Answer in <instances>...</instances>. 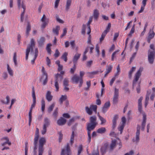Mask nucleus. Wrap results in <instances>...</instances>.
<instances>
[{
	"mask_svg": "<svg viewBox=\"0 0 155 155\" xmlns=\"http://www.w3.org/2000/svg\"><path fill=\"white\" fill-rule=\"evenodd\" d=\"M97 118L96 116H91L89 118L90 123L87 124V131L88 136V141L89 143L91 141V131L93 130L96 127L98 123L97 121Z\"/></svg>",
	"mask_w": 155,
	"mask_h": 155,
	"instance_id": "obj_1",
	"label": "nucleus"
},
{
	"mask_svg": "<svg viewBox=\"0 0 155 155\" xmlns=\"http://www.w3.org/2000/svg\"><path fill=\"white\" fill-rule=\"evenodd\" d=\"M143 99V97H141L138 100V110L140 113L142 114L143 116V121L141 125V130H144L146 122V114L142 110V101Z\"/></svg>",
	"mask_w": 155,
	"mask_h": 155,
	"instance_id": "obj_2",
	"label": "nucleus"
},
{
	"mask_svg": "<svg viewBox=\"0 0 155 155\" xmlns=\"http://www.w3.org/2000/svg\"><path fill=\"white\" fill-rule=\"evenodd\" d=\"M46 142V139L44 137H41L39 139L38 143V155H42L44 151V145L45 144Z\"/></svg>",
	"mask_w": 155,
	"mask_h": 155,
	"instance_id": "obj_3",
	"label": "nucleus"
},
{
	"mask_svg": "<svg viewBox=\"0 0 155 155\" xmlns=\"http://www.w3.org/2000/svg\"><path fill=\"white\" fill-rule=\"evenodd\" d=\"M97 106L95 105L91 104L90 107H86L85 109L87 113L89 115H91L92 114V110L94 111L95 113L97 112Z\"/></svg>",
	"mask_w": 155,
	"mask_h": 155,
	"instance_id": "obj_4",
	"label": "nucleus"
},
{
	"mask_svg": "<svg viewBox=\"0 0 155 155\" xmlns=\"http://www.w3.org/2000/svg\"><path fill=\"white\" fill-rule=\"evenodd\" d=\"M21 0H17L19 8L20 9L21 7L23 9V12L21 13V22H22L23 21V19L24 18V14L26 9V7L23 2H22L21 4Z\"/></svg>",
	"mask_w": 155,
	"mask_h": 155,
	"instance_id": "obj_5",
	"label": "nucleus"
},
{
	"mask_svg": "<svg viewBox=\"0 0 155 155\" xmlns=\"http://www.w3.org/2000/svg\"><path fill=\"white\" fill-rule=\"evenodd\" d=\"M41 21L42 23L41 25V28L42 29H44L48 25L49 22V19L48 18H47L46 17L45 15L44 14L41 18Z\"/></svg>",
	"mask_w": 155,
	"mask_h": 155,
	"instance_id": "obj_6",
	"label": "nucleus"
},
{
	"mask_svg": "<svg viewBox=\"0 0 155 155\" xmlns=\"http://www.w3.org/2000/svg\"><path fill=\"white\" fill-rule=\"evenodd\" d=\"M65 153L67 155H70L71 154V150L68 143L67 144L64 148L62 149L61 155H65Z\"/></svg>",
	"mask_w": 155,
	"mask_h": 155,
	"instance_id": "obj_7",
	"label": "nucleus"
},
{
	"mask_svg": "<svg viewBox=\"0 0 155 155\" xmlns=\"http://www.w3.org/2000/svg\"><path fill=\"white\" fill-rule=\"evenodd\" d=\"M117 140H118L119 141V144L120 146L119 148H120L121 147V143L119 138H117V140H112L111 144H110V150H113L114 148L115 147L117 143Z\"/></svg>",
	"mask_w": 155,
	"mask_h": 155,
	"instance_id": "obj_8",
	"label": "nucleus"
},
{
	"mask_svg": "<svg viewBox=\"0 0 155 155\" xmlns=\"http://www.w3.org/2000/svg\"><path fill=\"white\" fill-rule=\"evenodd\" d=\"M155 52L151 51L148 53V61L150 64H153L154 61Z\"/></svg>",
	"mask_w": 155,
	"mask_h": 155,
	"instance_id": "obj_9",
	"label": "nucleus"
},
{
	"mask_svg": "<svg viewBox=\"0 0 155 155\" xmlns=\"http://www.w3.org/2000/svg\"><path fill=\"white\" fill-rule=\"evenodd\" d=\"M119 90L116 88H115L114 97L113 98V102L114 104H116L118 102V98Z\"/></svg>",
	"mask_w": 155,
	"mask_h": 155,
	"instance_id": "obj_10",
	"label": "nucleus"
},
{
	"mask_svg": "<svg viewBox=\"0 0 155 155\" xmlns=\"http://www.w3.org/2000/svg\"><path fill=\"white\" fill-rule=\"evenodd\" d=\"M59 76L61 77V79H62L63 78V77L61 76V75L58 74H57L55 75V84L54 86L56 89V91H58L59 90V84L58 83V77Z\"/></svg>",
	"mask_w": 155,
	"mask_h": 155,
	"instance_id": "obj_11",
	"label": "nucleus"
},
{
	"mask_svg": "<svg viewBox=\"0 0 155 155\" xmlns=\"http://www.w3.org/2000/svg\"><path fill=\"white\" fill-rule=\"evenodd\" d=\"M109 147V144L107 143H104L101 149V151L102 155H104L106 152Z\"/></svg>",
	"mask_w": 155,
	"mask_h": 155,
	"instance_id": "obj_12",
	"label": "nucleus"
},
{
	"mask_svg": "<svg viewBox=\"0 0 155 155\" xmlns=\"http://www.w3.org/2000/svg\"><path fill=\"white\" fill-rule=\"evenodd\" d=\"M155 33L153 29H150L148 33V37L147 41L148 43H150L151 40L152 39L154 36Z\"/></svg>",
	"mask_w": 155,
	"mask_h": 155,
	"instance_id": "obj_13",
	"label": "nucleus"
},
{
	"mask_svg": "<svg viewBox=\"0 0 155 155\" xmlns=\"http://www.w3.org/2000/svg\"><path fill=\"white\" fill-rule=\"evenodd\" d=\"M35 40L34 38H31V39L30 44L28 46L27 49H29L31 50V51H33V48L35 45Z\"/></svg>",
	"mask_w": 155,
	"mask_h": 155,
	"instance_id": "obj_14",
	"label": "nucleus"
},
{
	"mask_svg": "<svg viewBox=\"0 0 155 155\" xmlns=\"http://www.w3.org/2000/svg\"><path fill=\"white\" fill-rule=\"evenodd\" d=\"M93 18V16H90L89 18V20L88 21L87 25L88 27V31L87 32V34H89L91 33V26L90 24L92 21V19Z\"/></svg>",
	"mask_w": 155,
	"mask_h": 155,
	"instance_id": "obj_15",
	"label": "nucleus"
},
{
	"mask_svg": "<svg viewBox=\"0 0 155 155\" xmlns=\"http://www.w3.org/2000/svg\"><path fill=\"white\" fill-rule=\"evenodd\" d=\"M1 140H6V141L1 143V145L2 146H4L6 144H8L9 146L11 145V143L9 141V140L8 137H4L2 138L1 139Z\"/></svg>",
	"mask_w": 155,
	"mask_h": 155,
	"instance_id": "obj_16",
	"label": "nucleus"
},
{
	"mask_svg": "<svg viewBox=\"0 0 155 155\" xmlns=\"http://www.w3.org/2000/svg\"><path fill=\"white\" fill-rule=\"evenodd\" d=\"M147 0H143L142 2V5L141 6L140 10L139 11L138 13L142 12L145 8V7L146 5V2Z\"/></svg>",
	"mask_w": 155,
	"mask_h": 155,
	"instance_id": "obj_17",
	"label": "nucleus"
},
{
	"mask_svg": "<svg viewBox=\"0 0 155 155\" xmlns=\"http://www.w3.org/2000/svg\"><path fill=\"white\" fill-rule=\"evenodd\" d=\"M46 98L48 101H51L53 98V96L51 95V92L48 91L46 95Z\"/></svg>",
	"mask_w": 155,
	"mask_h": 155,
	"instance_id": "obj_18",
	"label": "nucleus"
},
{
	"mask_svg": "<svg viewBox=\"0 0 155 155\" xmlns=\"http://www.w3.org/2000/svg\"><path fill=\"white\" fill-rule=\"evenodd\" d=\"M66 122V119L61 117L57 121V124L59 125H63Z\"/></svg>",
	"mask_w": 155,
	"mask_h": 155,
	"instance_id": "obj_19",
	"label": "nucleus"
},
{
	"mask_svg": "<svg viewBox=\"0 0 155 155\" xmlns=\"http://www.w3.org/2000/svg\"><path fill=\"white\" fill-rule=\"evenodd\" d=\"M45 41V38L44 37H41L39 40L38 41V47H41L44 45Z\"/></svg>",
	"mask_w": 155,
	"mask_h": 155,
	"instance_id": "obj_20",
	"label": "nucleus"
},
{
	"mask_svg": "<svg viewBox=\"0 0 155 155\" xmlns=\"http://www.w3.org/2000/svg\"><path fill=\"white\" fill-rule=\"evenodd\" d=\"M81 56V54L76 53L74 56L73 59V61L74 64H76L77 63V61L79 58Z\"/></svg>",
	"mask_w": 155,
	"mask_h": 155,
	"instance_id": "obj_21",
	"label": "nucleus"
},
{
	"mask_svg": "<svg viewBox=\"0 0 155 155\" xmlns=\"http://www.w3.org/2000/svg\"><path fill=\"white\" fill-rule=\"evenodd\" d=\"M81 78L80 77L77 76L76 74L74 75L71 78V80L72 81L76 83H78L79 81H80Z\"/></svg>",
	"mask_w": 155,
	"mask_h": 155,
	"instance_id": "obj_22",
	"label": "nucleus"
},
{
	"mask_svg": "<svg viewBox=\"0 0 155 155\" xmlns=\"http://www.w3.org/2000/svg\"><path fill=\"white\" fill-rule=\"evenodd\" d=\"M143 69V67H140L136 73V82L138 80L140 77L141 75V73Z\"/></svg>",
	"mask_w": 155,
	"mask_h": 155,
	"instance_id": "obj_23",
	"label": "nucleus"
},
{
	"mask_svg": "<svg viewBox=\"0 0 155 155\" xmlns=\"http://www.w3.org/2000/svg\"><path fill=\"white\" fill-rule=\"evenodd\" d=\"M99 14L98 11L97 9H95L94 11L93 16H93V17H94V18L95 20H97L98 18Z\"/></svg>",
	"mask_w": 155,
	"mask_h": 155,
	"instance_id": "obj_24",
	"label": "nucleus"
},
{
	"mask_svg": "<svg viewBox=\"0 0 155 155\" xmlns=\"http://www.w3.org/2000/svg\"><path fill=\"white\" fill-rule=\"evenodd\" d=\"M140 126L138 125L137 127V131L136 132V143L138 142L139 140V135L140 134Z\"/></svg>",
	"mask_w": 155,
	"mask_h": 155,
	"instance_id": "obj_25",
	"label": "nucleus"
},
{
	"mask_svg": "<svg viewBox=\"0 0 155 155\" xmlns=\"http://www.w3.org/2000/svg\"><path fill=\"white\" fill-rule=\"evenodd\" d=\"M72 0H67L65 6V10L68 11L71 5Z\"/></svg>",
	"mask_w": 155,
	"mask_h": 155,
	"instance_id": "obj_26",
	"label": "nucleus"
},
{
	"mask_svg": "<svg viewBox=\"0 0 155 155\" xmlns=\"http://www.w3.org/2000/svg\"><path fill=\"white\" fill-rule=\"evenodd\" d=\"M67 98V97L66 95H62L61 97L59 99V102L60 104H63V102L65 101Z\"/></svg>",
	"mask_w": 155,
	"mask_h": 155,
	"instance_id": "obj_27",
	"label": "nucleus"
},
{
	"mask_svg": "<svg viewBox=\"0 0 155 155\" xmlns=\"http://www.w3.org/2000/svg\"><path fill=\"white\" fill-rule=\"evenodd\" d=\"M38 48H35V57L34 58L33 60H32L31 61V63L32 64H34L35 60L36 59L38 56Z\"/></svg>",
	"mask_w": 155,
	"mask_h": 155,
	"instance_id": "obj_28",
	"label": "nucleus"
},
{
	"mask_svg": "<svg viewBox=\"0 0 155 155\" xmlns=\"http://www.w3.org/2000/svg\"><path fill=\"white\" fill-rule=\"evenodd\" d=\"M106 130L105 127H101L98 128L97 130V132L100 134H103L105 133Z\"/></svg>",
	"mask_w": 155,
	"mask_h": 155,
	"instance_id": "obj_29",
	"label": "nucleus"
},
{
	"mask_svg": "<svg viewBox=\"0 0 155 155\" xmlns=\"http://www.w3.org/2000/svg\"><path fill=\"white\" fill-rule=\"evenodd\" d=\"M44 123L43 125L44 126L47 127L50 125V122L48 119L47 117H45L44 119Z\"/></svg>",
	"mask_w": 155,
	"mask_h": 155,
	"instance_id": "obj_30",
	"label": "nucleus"
},
{
	"mask_svg": "<svg viewBox=\"0 0 155 155\" xmlns=\"http://www.w3.org/2000/svg\"><path fill=\"white\" fill-rule=\"evenodd\" d=\"M39 137V130L38 128H36L35 136L34 140H38Z\"/></svg>",
	"mask_w": 155,
	"mask_h": 155,
	"instance_id": "obj_31",
	"label": "nucleus"
},
{
	"mask_svg": "<svg viewBox=\"0 0 155 155\" xmlns=\"http://www.w3.org/2000/svg\"><path fill=\"white\" fill-rule=\"evenodd\" d=\"M41 72L42 73V76L41 78V79H42L45 76V77H48V74L45 70V68L44 66L42 67L41 69Z\"/></svg>",
	"mask_w": 155,
	"mask_h": 155,
	"instance_id": "obj_32",
	"label": "nucleus"
},
{
	"mask_svg": "<svg viewBox=\"0 0 155 155\" xmlns=\"http://www.w3.org/2000/svg\"><path fill=\"white\" fill-rule=\"evenodd\" d=\"M7 70L9 74L11 76H13V70L10 67L8 64H7Z\"/></svg>",
	"mask_w": 155,
	"mask_h": 155,
	"instance_id": "obj_33",
	"label": "nucleus"
},
{
	"mask_svg": "<svg viewBox=\"0 0 155 155\" xmlns=\"http://www.w3.org/2000/svg\"><path fill=\"white\" fill-rule=\"evenodd\" d=\"M60 29V27L59 26H57L55 28H53V31L54 33L55 34L57 35L59 34V31Z\"/></svg>",
	"mask_w": 155,
	"mask_h": 155,
	"instance_id": "obj_34",
	"label": "nucleus"
},
{
	"mask_svg": "<svg viewBox=\"0 0 155 155\" xmlns=\"http://www.w3.org/2000/svg\"><path fill=\"white\" fill-rule=\"evenodd\" d=\"M98 117L99 119L101 121V125H102L106 123V120L105 119H104V118H103L99 114H98Z\"/></svg>",
	"mask_w": 155,
	"mask_h": 155,
	"instance_id": "obj_35",
	"label": "nucleus"
},
{
	"mask_svg": "<svg viewBox=\"0 0 155 155\" xmlns=\"http://www.w3.org/2000/svg\"><path fill=\"white\" fill-rule=\"evenodd\" d=\"M68 55V53L67 52H65L63 54L62 56H61V59L64 60L66 62L67 61V56Z\"/></svg>",
	"mask_w": 155,
	"mask_h": 155,
	"instance_id": "obj_36",
	"label": "nucleus"
},
{
	"mask_svg": "<svg viewBox=\"0 0 155 155\" xmlns=\"http://www.w3.org/2000/svg\"><path fill=\"white\" fill-rule=\"evenodd\" d=\"M41 110L42 112L44 111L45 107V102L44 99L42 98L41 101Z\"/></svg>",
	"mask_w": 155,
	"mask_h": 155,
	"instance_id": "obj_37",
	"label": "nucleus"
},
{
	"mask_svg": "<svg viewBox=\"0 0 155 155\" xmlns=\"http://www.w3.org/2000/svg\"><path fill=\"white\" fill-rule=\"evenodd\" d=\"M135 25L134 24L133 25L129 34L128 35L129 37H131L132 34L134 33L135 31Z\"/></svg>",
	"mask_w": 155,
	"mask_h": 155,
	"instance_id": "obj_38",
	"label": "nucleus"
},
{
	"mask_svg": "<svg viewBox=\"0 0 155 155\" xmlns=\"http://www.w3.org/2000/svg\"><path fill=\"white\" fill-rule=\"evenodd\" d=\"M74 132L73 131L72 132V134L71 136V139L70 142L71 145H72L74 142Z\"/></svg>",
	"mask_w": 155,
	"mask_h": 155,
	"instance_id": "obj_39",
	"label": "nucleus"
},
{
	"mask_svg": "<svg viewBox=\"0 0 155 155\" xmlns=\"http://www.w3.org/2000/svg\"><path fill=\"white\" fill-rule=\"evenodd\" d=\"M55 104L53 103L49 107L48 109V111L49 113H50L53 110L55 106Z\"/></svg>",
	"mask_w": 155,
	"mask_h": 155,
	"instance_id": "obj_40",
	"label": "nucleus"
},
{
	"mask_svg": "<svg viewBox=\"0 0 155 155\" xmlns=\"http://www.w3.org/2000/svg\"><path fill=\"white\" fill-rule=\"evenodd\" d=\"M51 46V44H48L46 47V50L48 54H51V50L50 47Z\"/></svg>",
	"mask_w": 155,
	"mask_h": 155,
	"instance_id": "obj_41",
	"label": "nucleus"
},
{
	"mask_svg": "<svg viewBox=\"0 0 155 155\" xmlns=\"http://www.w3.org/2000/svg\"><path fill=\"white\" fill-rule=\"evenodd\" d=\"M32 96L33 99V101H36V98L35 94V91L34 88L33 87L32 88Z\"/></svg>",
	"mask_w": 155,
	"mask_h": 155,
	"instance_id": "obj_42",
	"label": "nucleus"
},
{
	"mask_svg": "<svg viewBox=\"0 0 155 155\" xmlns=\"http://www.w3.org/2000/svg\"><path fill=\"white\" fill-rule=\"evenodd\" d=\"M32 96L33 99V101H36V98L35 94V91L34 88L33 87L32 88Z\"/></svg>",
	"mask_w": 155,
	"mask_h": 155,
	"instance_id": "obj_43",
	"label": "nucleus"
},
{
	"mask_svg": "<svg viewBox=\"0 0 155 155\" xmlns=\"http://www.w3.org/2000/svg\"><path fill=\"white\" fill-rule=\"evenodd\" d=\"M125 125H124L120 124V125L118 127V129L119 131H120V134H122L124 128V127Z\"/></svg>",
	"mask_w": 155,
	"mask_h": 155,
	"instance_id": "obj_44",
	"label": "nucleus"
},
{
	"mask_svg": "<svg viewBox=\"0 0 155 155\" xmlns=\"http://www.w3.org/2000/svg\"><path fill=\"white\" fill-rule=\"evenodd\" d=\"M6 102H5L3 100H2L1 101L2 102V103L3 104H8L9 102L10 98H9V96L8 95L6 97Z\"/></svg>",
	"mask_w": 155,
	"mask_h": 155,
	"instance_id": "obj_45",
	"label": "nucleus"
},
{
	"mask_svg": "<svg viewBox=\"0 0 155 155\" xmlns=\"http://www.w3.org/2000/svg\"><path fill=\"white\" fill-rule=\"evenodd\" d=\"M135 68L134 67H132L129 72V77L130 78L132 77V74L133 72L135 71Z\"/></svg>",
	"mask_w": 155,
	"mask_h": 155,
	"instance_id": "obj_46",
	"label": "nucleus"
},
{
	"mask_svg": "<svg viewBox=\"0 0 155 155\" xmlns=\"http://www.w3.org/2000/svg\"><path fill=\"white\" fill-rule=\"evenodd\" d=\"M135 68L134 67H132L129 72V77L130 78L132 77V74L133 72L135 71Z\"/></svg>",
	"mask_w": 155,
	"mask_h": 155,
	"instance_id": "obj_47",
	"label": "nucleus"
},
{
	"mask_svg": "<svg viewBox=\"0 0 155 155\" xmlns=\"http://www.w3.org/2000/svg\"><path fill=\"white\" fill-rule=\"evenodd\" d=\"M13 60L14 63L15 65H17V55L16 52H15L14 54V56L13 57Z\"/></svg>",
	"mask_w": 155,
	"mask_h": 155,
	"instance_id": "obj_48",
	"label": "nucleus"
},
{
	"mask_svg": "<svg viewBox=\"0 0 155 155\" xmlns=\"http://www.w3.org/2000/svg\"><path fill=\"white\" fill-rule=\"evenodd\" d=\"M108 68L106 69V72L107 73H109L111 71L113 68V67L111 65H109V66H107Z\"/></svg>",
	"mask_w": 155,
	"mask_h": 155,
	"instance_id": "obj_49",
	"label": "nucleus"
},
{
	"mask_svg": "<svg viewBox=\"0 0 155 155\" xmlns=\"http://www.w3.org/2000/svg\"><path fill=\"white\" fill-rule=\"evenodd\" d=\"M110 106V103L109 101L106 102L104 104V106L107 108L108 109L109 108Z\"/></svg>",
	"mask_w": 155,
	"mask_h": 155,
	"instance_id": "obj_50",
	"label": "nucleus"
},
{
	"mask_svg": "<svg viewBox=\"0 0 155 155\" xmlns=\"http://www.w3.org/2000/svg\"><path fill=\"white\" fill-rule=\"evenodd\" d=\"M118 118V116L117 115H115L113 117L112 120V123H117V120Z\"/></svg>",
	"mask_w": 155,
	"mask_h": 155,
	"instance_id": "obj_51",
	"label": "nucleus"
},
{
	"mask_svg": "<svg viewBox=\"0 0 155 155\" xmlns=\"http://www.w3.org/2000/svg\"><path fill=\"white\" fill-rule=\"evenodd\" d=\"M136 56V53H134L132 55L131 57L130 58V64L133 62V61L135 59Z\"/></svg>",
	"mask_w": 155,
	"mask_h": 155,
	"instance_id": "obj_52",
	"label": "nucleus"
},
{
	"mask_svg": "<svg viewBox=\"0 0 155 155\" xmlns=\"http://www.w3.org/2000/svg\"><path fill=\"white\" fill-rule=\"evenodd\" d=\"M86 28V25L83 24L81 30V33L83 35H84L85 33V29Z\"/></svg>",
	"mask_w": 155,
	"mask_h": 155,
	"instance_id": "obj_53",
	"label": "nucleus"
},
{
	"mask_svg": "<svg viewBox=\"0 0 155 155\" xmlns=\"http://www.w3.org/2000/svg\"><path fill=\"white\" fill-rule=\"evenodd\" d=\"M154 46L153 44H151L150 45V49H149L148 51V52H150L151 51L155 52V50L154 48Z\"/></svg>",
	"mask_w": 155,
	"mask_h": 155,
	"instance_id": "obj_54",
	"label": "nucleus"
},
{
	"mask_svg": "<svg viewBox=\"0 0 155 155\" xmlns=\"http://www.w3.org/2000/svg\"><path fill=\"white\" fill-rule=\"evenodd\" d=\"M58 108H56L55 110H54V113H53V116L55 117L56 118L58 115Z\"/></svg>",
	"mask_w": 155,
	"mask_h": 155,
	"instance_id": "obj_55",
	"label": "nucleus"
},
{
	"mask_svg": "<svg viewBox=\"0 0 155 155\" xmlns=\"http://www.w3.org/2000/svg\"><path fill=\"white\" fill-rule=\"evenodd\" d=\"M31 30V26L29 24H28L27 26V28H26V34L28 36V34H29V31Z\"/></svg>",
	"mask_w": 155,
	"mask_h": 155,
	"instance_id": "obj_56",
	"label": "nucleus"
},
{
	"mask_svg": "<svg viewBox=\"0 0 155 155\" xmlns=\"http://www.w3.org/2000/svg\"><path fill=\"white\" fill-rule=\"evenodd\" d=\"M119 51V50H117V51H115L113 53V54L111 55V61H114V58L115 55Z\"/></svg>",
	"mask_w": 155,
	"mask_h": 155,
	"instance_id": "obj_57",
	"label": "nucleus"
},
{
	"mask_svg": "<svg viewBox=\"0 0 155 155\" xmlns=\"http://www.w3.org/2000/svg\"><path fill=\"white\" fill-rule=\"evenodd\" d=\"M56 17L57 21H58L59 22L61 23H64V21L59 18V16L58 15H56Z\"/></svg>",
	"mask_w": 155,
	"mask_h": 155,
	"instance_id": "obj_58",
	"label": "nucleus"
},
{
	"mask_svg": "<svg viewBox=\"0 0 155 155\" xmlns=\"http://www.w3.org/2000/svg\"><path fill=\"white\" fill-rule=\"evenodd\" d=\"M38 140H34V150H35L37 149V146L38 145Z\"/></svg>",
	"mask_w": 155,
	"mask_h": 155,
	"instance_id": "obj_59",
	"label": "nucleus"
},
{
	"mask_svg": "<svg viewBox=\"0 0 155 155\" xmlns=\"http://www.w3.org/2000/svg\"><path fill=\"white\" fill-rule=\"evenodd\" d=\"M67 33V28H65L63 29V33L60 36V37L61 38H62L64 36H65Z\"/></svg>",
	"mask_w": 155,
	"mask_h": 155,
	"instance_id": "obj_60",
	"label": "nucleus"
},
{
	"mask_svg": "<svg viewBox=\"0 0 155 155\" xmlns=\"http://www.w3.org/2000/svg\"><path fill=\"white\" fill-rule=\"evenodd\" d=\"M69 81L67 78H65L63 81L64 86H68Z\"/></svg>",
	"mask_w": 155,
	"mask_h": 155,
	"instance_id": "obj_61",
	"label": "nucleus"
},
{
	"mask_svg": "<svg viewBox=\"0 0 155 155\" xmlns=\"http://www.w3.org/2000/svg\"><path fill=\"white\" fill-rule=\"evenodd\" d=\"M92 154L93 155H100L99 150L98 148L93 150Z\"/></svg>",
	"mask_w": 155,
	"mask_h": 155,
	"instance_id": "obj_62",
	"label": "nucleus"
},
{
	"mask_svg": "<svg viewBox=\"0 0 155 155\" xmlns=\"http://www.w3.org/2000/svg\"><path fill=\"white\" fill-rule=\"evenodd\" d=\"M76 68L75 64H74L73 68L71 69L70 72L72 74H73L75 71Z\"/></svg>",
	"mask_w": 155,
	"mask_h": 155,
	"instance_id": "obj_63",
	"label": "nucleus"
},
{
	"mask_svg": "<svg viewBox=\"0 0 155 155\" xmlns=\"http://www.w3.org/2000/svg\"><path fill=\"white\" fill-rule=\"evenodd\" d=\"M60 54V53L58 49H56L55 50V52L54 54V56L56 58L58 57Z\"/></svg>",
	"mask_w": 155,
	"mask_h": 155,
	"instance_id": "obj_64",
	"label": "nucleus"
}]
</instances>
